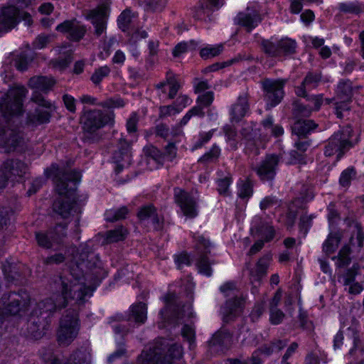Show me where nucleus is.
I'll list each match as a JSON object with an SVG mask.
<instances>
[{
	"label": "nucleus",
	"instance_id": "nucleus-62",
	"mask_svg": "<svg viewBox=\"0 0 364 364\" xmlns=\"http://www.w3.org/2000/svg\"><path fill=\"white\" fill-rule=\"evenodd\" d=\"M213 136V132L211 131L208 132L200 133L198 141L193 146L192 150L198 149L201 148L205 144L210 141Z\"/></svg>",
	"mask_w": 364,
	"mask_h": 364
},
{
	"label": "nucleus",
	"instance_id": "nucleus-56",
	"mask_svg": "<svg viewBox=\"0 0 364 364\" xmlns=\"http://www.w3.org/2000/svg\"><path fill=\"white\" fill-rule=\"evenodd\" d=\"M285 315L282 311L279 309H269V321L273 325H278L283 321Z\"/></svg>",
	"mask_w": 364,
	"mask_h": 364
},
{
	"label": "nucleus",
	"instance_id": "nucleus-19",
	"mask_svg": "<svg viewBox=\"0 0 364 364\" xmlns=\"http://www.w3.org/2000/svg\"><path fill=\"white\" fill-rule=\"evenodd\" d=\"M55 29L63 33H67L68 38L73 41L81 40L87 31L86 27L75 18L63 21L58 24Z\"/></svg>",
	"mask_w": 364,
	"mask_h": 364
},
{
	"label": "nucleus",
	"instance_id": "nucleus-14",
	"mask_svg": "<svg viewBox=\"0 0 364 364\" xmlns=\"http://www.w3.org/2000/svg\"><path fill=\"white\" fill-rule=\"evenodd\" d=\"M55 84V80L47 76H34L29 80L28 85L31 88L36 90L33 92L31 100L41 107L46 109L51 108V103L46 100L39 92H48Z\"/></svg>",
	"mask_w": 364,
	"mask_h": 364
},
{
	"label": "nucleus",
	"instance_id": "nucleus-43",
	"mask_svg": "<svg viewBox=\"0 0 364 364\" xmlns=\"http://www.w3.org/2000/svg\"><path fill=\"white\" fill-rule=\"evenodd\" d=\"M253 193L252 184L247 180L239 184L237 196L242 199L249 198Z\"/></svg>",
	"mask_w": 364,
	"mask_h": 364
},
{
	"label": "nucleus",
	"instance_id": "nucleus-15",
	"mask_svg": "<svg viewBox=\"0 0 364 364\" xmlns=\"http://www.w3.org/2000/svg\"><path fill=\"white\" fill-rule=\"evenodd\" d=\"M282 156L281 154H267L265 158L257 166L252 167L260 180L272 181L276 175L277 167Z\"/></svg>",
	"mask_w": 364,
	"mask_h": 364
},
{
	"label": "nucleus",
	"instance_id": "nucleus-37",
	"mask_svg": "<svg viewBox=\"0 0 364 364\" xmlns=\"http://www.w3.org/2000/svg\"><path fill=\"white\" fill-rule=\"evenodd\" d=\"M111 70L107 65L102 66L95 69L93 74L90 77V80L95 85H99L102 80L109 76Z\"/></svg>",
	"mask_w": 364,
	"mask_h": 364
},
{
	"label": "nucleus",
	"instance_id": "nucleus-6",
	"mask_svg": "<svg viewBox=\"0 0 364 364\" xmlns=\"http://www.w3.org/2000/svg\"><path fill=\"white\" fill-rule=\"evenodd\" d=\"M80 330L78 314L74 309H68L63 315L57 333L60 346H69L77 336Z\"/></svg>",
	"mask_w": 364,
	"mask_h": 364
},
{
	"label": "nucleus",
	"instance_id": "nucleus-21",
	"mask_svg": "<svg viewBox=\"0 0 364 364\" xmlns=\"http://www.w3.org/2000/svg\"><path fill=\"white\" fill-rule=\"evenodd\" d=\"M260 21L258 11L250 8L245 11L240 12L235 18V23L245 27L248 32L255 28Z\"/></svg>",
	"mask_w": 364,
	"mask_h": 364
},
{
	"label": "nucleus",
	"instance_id": "nucleus-25",
	"mask_svg": "<svg viewBox=\"0 0 364 364\" xmlns=\"http://www.w3.org/2000/svg\"><path fill=\"white\" fill-rule=\"evenodd\" d=\"M271 260L272 255L270 254L264 255L258 260L255 269H252L250 273L252 282H257L258 285L260 284L261 280L267 275Z\"/></svg>",
	"mask_w": 364,
	"mask_h": 364
},
{
	"label": "nucleus",
	"instance_id": "nucleus-32",
	"mask_svg": "<svg viewBox=\"0 0 364 364\" xmlns=\"http://www.w3.org/2000/svg\"><path fill=\"white\" fill-rule=\"evenodd\" d=\"M351 250L348 245H344L339 250L337 256H334L332 257V259H337L336 265L338 268L347 267L351 262L350 257Z\"/></svg>",
	"mask_w": 364,
	"mask_h": 364
},
{
	"label": "nucleus",
	"instance_id": "nucleus-38",
	"mask_svg": "<svg viewBox=\"0 0 364 364\" xmlns=\"http://www.w3.org/2000/svg\"><path fill=\"white\" fill-rule=\"evenodd\" d=\"M220 154V149L216 145H213L210 150L203 154L198 160L201 164L213 163L218 160Z\"/></svg>",
	"mask_w": 364,
	"mask_h": 364
},
{
	"label": "nucleus",
	"instance_id": "nucleus-36",
	"mask_svg": "<svg viewBox=\"0 0 364 364\" xmlns=\"http://www.w3.org/2000/svg\"><path fill=\"white\" fill-rule=\"evenodd\" d=\"M134 15L130 9H125L119 16L117 19V23L119 28L124 32L127 31L132 23V20Z\"/></svg>",
	"mask_w": 364,
	"mask_h": 364
},
{
	"label": "nucleus",
	"instance_id": "nucleus-13",
	"mask_svg": "<svg viewBox=\"0 0 364 364\" xmlns=\"http://www.w3.org/2000/svg\"><path fill=\"white\" fill-rule=\"evenodd\" d=\"M0 304L3 306L4 313L16 315L27 309L29 296L26 291L10 292L2 296Z\"/></svg>",
	"mask_w": 364,
	"mask_h": 364
},
{
	"label": "nucleus",
	"instance_id": "nucleus-31",
	"mask_svg": "<svg viewBox=\"0 0 364 364\" xmlns=\"http://www.w3.org/2000/svg\"><path fill=\"white\" fill-rule=\"evenodd\" d=\"M340 241L341 237L338 233H330L323 245V251L324 253L326 255H329L334 252L338 248Z\"/></svg>",
	"mask_w": 364,
	"mask_h": 364
},
{
	"label": "nucleus",
	"instance_id": "nucleus-42",
	"mask_svg": "<svg viewBox=\"0 0 364 364\" xmlns=\"http://www.w3.org/2000/svg\"><path fill=\"white\" fill-rule=\"evenodd\" d=\"M315 218L313 214L308 215L307 213H304L300 216L299 228L301 233L305 236L309 228L311 227L312 220Z\"/></svg>",
	"mask_w": 364,
	"mask_h": 364
},
{
	"label": "nucleus",
	"instance_id": "nucleus-4",
	"mask_svg": "<svg viewBox=\"0 0 364 364\" xmlns=\"http://www.w3.org/2000/svg\"><path fill=\"white\" fill-rule=\"evenodd\" d=\"M183 355L180 344H169L165 338H159L138 357V364H177Z\"/></svg>",
	"mask_w": 364,
	"mask_h": 364
},
{
	"label": "nucleus",
	"instance_id": "nucleus-18",
	"mask_svg": "<svg viewBox=\"0 0 364 364\" xmlns=\"http://www.w3.org/2000/svg\"><path fill=\"white\" fill-rule=\"evenodd\" d=\"M20 11L14 6H4L0 9V32H7L20 21Z\"/></svg>",
	"mask_w": 364,
	"mask_h": 364
},
{
	"label": "nucleus",
	"instance_id": "nucleus-30",
	"mask_svg": "<svg viewBox=\"0 0 364 364\" xmlns=\"http://www.w3.org/2000/svg\"><path fill=\"white\" fill-rule=\"evenodd\" d=\"M335 99H351L353 95L352 82L349 80L339 82L336 91Z\"/></svg>",
	"mask_w": 364,
	"mask_h": 364
},
{
	"label": "nucleus",
	"instance_id": "nucleus-60",
	"mask_svg": "<svg viewBox=\"0 0 364 364\" xmlns=\"http://www.w3.org/2000/svg\"><path fill=\"white\" fill-rule=\"evenodd\" d=\"M182 336L186 339L191 346L195 343V331L189 325H184L181 331Z\"/></svg>",
	"mask_w": 364,
	"mask_h": 364
},
{
	"label": "nucleus",
	"instance_id": "nucleus-47",
	"mask_svg": "<svg viewBox=\"0 0 364 364\" xmlns=\"http://www.w3.org/2000/svg\"><path fill=\"white\" fill-rule=\"evenodd\" d=\"M126 105L125 102L121 97H112L97 104L98 106L103 108H119Z\"/></svg>",
	"mask_w": 364,
	"mask_h": 364
},
{
	"label": "nucleus",
	"instance_id": "nucleus-9",
	"mask_svg": "<svg viewBox=\"0 0 364 364\" xmlns=\"http://www.w3.org/2000/svg\"><path fill=\"white\" fill-rule=\"evenodd\" d=\"M220 289L226 296H235L234 299L228 300L221 308L223 320L224 322L228 323L234 320L241 313L244 306V299L237 296V288L233 282L224 284Z\"/></svg>",
	"mask_w": 364,
	"mask_h": 364
},
{
	"label": "nucleus",
	"instance_id": "nucleus-40",
	"mask_svg": "<svg viewBox=\"0 0 364 364\" xmlns=\"http://www.w3.org/2000/svg\"><path fill=\"white\" fill-rule=\"evenodd\" d=\"M167 84L169 85L168 98L173 99L180 89V85L176 78L175 75L168 71L166 73Z\"/></svg>",
	"mask_w": 364,
	"mask_h": 364
},
{
	"label": "nucleus",
	"instance_id": "nucleus-1",
	"mask_svg": "<svg viewBox=\"0 0 364 364\" xmlns=\"http://www.w3.org/2000/svg\"><path fill=\"white\" fill-rule=\"evenodd\" d=\"M76 269L80 273H75L74 267L71 272L55 275L50 283L53 294L40 303L38 308L43 312L53 313L67 306L69 301L83 304L87 297L92 295L93 291L85 284L86 277L94 269H100L101 262L98 255L87 247L81 249L75 262Z\"/></svg>",
	"mask_w": 364,
	"mask_h": 364
},
{
	"label": "nucleus",
	"instance_id": "nucleus-50",
	"mask_svg": "<svg viewBox=\"0 0 364 364\" xmlns=\"http://www.w3.org/2000/svg\"><path fill=\"white\" fill-rule=\"evenodd\" d=\"M128 210L126 207H122L119 209L114 211H109L107 213V219L109 221H114L125 218Z\"/></svg>",
	"mask_w": 364,
	"mask_h": 364
},
{
	"label": "nucleus",
	"instance_id": "nucleus-52",
	"mask_svg": "<svg viewBox=\"0 0 364 364\" xmlns=\"http://www.w3.org/2000/svg\"><path fill=\"white\" fill-rule=\"evenodd\" d=\"M260 363L261 360L257 351L254 352L252 355V357L248 359H230V364H260Z\"/></svg>",
	"mask_w": 364,
	"mask_h": 364
},
{
	"label": "nucleus",
	"instance_id": "nucleus-39",
	"mask_svg": "<svg viewBox=\"0 0 364 364\" xmlns=\"http://www.w3.org/2000/svg\"><path fill=\"white\" fill-rule=\"evenodd\" d=\"M223 50V45L208 46L202 48L200 51V55L203 59H208L220 55Z\"/></svg>",
	"mask_w": 364,
	"mask_h": 364
},
{
	"label": "nucleus",
	"instance_id": "nucleus-10",
	"mask_svg": "<svg viewBox=\"0 0 364 364\" xmlns=\"http://www.w3.org/2000/svg\"><path fill=\"white\" fill-rule=\"evenodd\" d=\"M67 226L66 223H59L53 229L36 232V239L38 245L45 249L58 250L66 236Z\"/></svg>",
	"mask_w": 364,
	"mask_h": 364
},
{
	"label": "nucleus",
	"instance_id": "nucleus-35",
	"mask_svg": "<svg viewBox=\"0 0 364 364\" xmlns=\"http://www.w3.org/2000/svg\"><path fill=\"white\" fill-rule=\"evenodd\" d=\"M356 174V170L353 167L347 168L341 173L339 184L343 188L348 187L351 181L355 179Z\"/></svg>",
	"mask_w": 364,
	"mask_h": 364
},
{
	"label": "nucleus",
	"instance_id": "nucleus-27",
	"mask_svg": "<svg viewBox=\"0 0 364 364\" xmlns=\"http://www.w3.org/2000/svg\"><path fill=\"white\" fill-rule=\"evenodd\" d=\"M364 269V266L359 262H354L351 267L347 268L345 272L338 277L342 279V284L346 288L350 283L355 282L357 275L360 274L361 270Z\"/></svg>",
	"mask_w": 364,
	"mask_h": 364
},
{
	"label": "nucleus",
	"instance_id": "nucleus-34",
	"mask_svg": "<svg viewBox=\"0 0 364 364\" xmlns=\"http://www.w3.org/2000/svg\"><path fill=\"white\" fill-rule=\"evenodd\" d=\"M262 124L267 130H269L274 137H279L284 134V129L279 124H274L272 117L268 116L262 122Z\"/></svg>",
	"mask_w": 364,
	"mask_h": 364
},
{
	"label": "nucleus",
	"instance_id": "nucleus-24",
	"mask_svg": "<svg viewBox=\"0 0 364 364\" xmlns=\"http://www.w3.org/2000/svg\"><path fill=\"white\" fill-rule=\"evenodd\" d=\"M231 343V335L225 331H217L208 341L210 349L216 352H223Z\"/></svg>",
	"mask_w": 364,
	"mask_h": 364
},
{
	"label": "nucleus",
	"instance_id": "nucleus-23",
	"mask_svg": "<svg viewBox=\"0 0 364 364\" xmlns=\"http://www.w3.org/2000/svg\"><path fill=\"white\" fill-rule=\"evenodd\" d=\"M1 171L8 175L9 179L12 176L23 177L28 171V166L18 159H8L3 164Z\"/></svg>",
	"mask_w": 364,
	"mask_h": 364
},
{
	"label": "nucleus",
	"instance_id": "nucleus-49",
	"mask_svg": "<svg viewBox=\"0 0 364 364\" xmlns=\"http://www.w3.org/2000/svg\"><path fill=\"white\" fill-rule=\"evenodd\" d=\"M314 195L307 186L303 185L299 196L296 198L295 203H306L313 199Z\"/></svg>",
	"mask_w": 364,
	"mask_h": 364
},
{
	"label": "nucleus",
	"instance_id": "nucleus-44",
	"mask_svg": "<svg viewBox=\"0 0 364 364\" xmlns=\"http://www.w3.org/2000/svg\"><path fill=\"white\" fill-rule=\"evenodd\" d=\"M335 100H336L335 102V114L337 117L341 119L343 117L342 112L350 110L351 99H335Z\"/></svg>",
	"mask_w": 364,
	"mask_h": 364
},
{
	"label": "nucleus",
	"instance_id": "nucleus-7",
	"mask_svg": "<svg viewBox=\"0 0 364 364\" xmlns=\"http://www.w3.org/2000/svg\"><path fill=\"white\" fill-rule=\"evenodd\" d=\"M166 307L162 309L159 314L166 321L169 318L176 319L178 322L184 321L185 318H192L193 313L191 304H181L178 296L173 292H168L164 297Z\"/></svg>",
	"mask_w": 364,
	"mask_h": 364
},
{
	"label": "nucleus",
	"instance_id": "nucleus-41",
	"mask_svg": "<svg viewBox=\"0 0 364 364\" xmlns=\"http://www.w3.org/2000/svg\"><path fill=\"white\" fill-rule=\"evenodd\" d=\"M338 9L346 14H359L362 12V6L358 2L341 3Z\"/></svg>",
	"mask_w": 364,
	"mask_h": 364
},
{
	"label": "nucleus",
	"instance_id": "nucleus-55",
	"mask_svg": "<svg viewBox=\"0 0 364 364\" xmlns=\"http://www.w3.org/2000/svg\"><path fill=\"white\" fill-rule=\"evenodd\" d=\"M231 178L225 177L217 181L218 191L220 195L229 196V186L231 183Z\"/></svg>",
	"mask_w": 364,
	"mask_h": 364
},
{
	"label": "nucleus",
	"instance_id": "nucleus-3",
	"mask_svg": "<svg viewBox=\"0 0 364 364\" xmlns=\"http://www.w3.org/2000/svg\"><path fill=\"white\" fill-rule=\"evenodd\" d=\"M48 176H53L56 191L63 196L57 199L53 205V211L65 219L73 213L80 212V207L77 202L75 191L80 180V172L60 168L57 164H52L46 171Z\"/></svg>",
	"mask_w": 364,
	"mask_h": 364
},
{
	"label": "nucleus",
	"instance_id": "nucleus-45",
	"mask_svg": "<svg viewBox=\"0 0 364 364\" xmlns=\"http://www.w3.org/2000/svg\"><path fill=\"white\" fill-rule=\"evenodd\" d=\"M41 355L43 361L47 364H61V360L54 355L53 349L43 348Z\"/></svg>",
	"mask_w": 364,
	"mask_h": 364
},
{
	"label": "nucleus",
	"instance_id": "nucleus-28",
	"mask_svg": "<svg viewBox=\"0 0 364 364\" xmlns=\"http://www.w3.org/2000/svg\"><path fill=\"white\" fill-rule=\"evenodd\" d=\"M317 124L312 120H298L292 127V132L299 136H305L317 127Z\"/></svg>",
	"mask_w": 364,
	"mask_h": 364
},
{
	"label": "nucleus",
	"instance_id": "nucleus-17",
	"mask_svg": "<svg viewBox=\"0 0 364 364\" xmlns=\"http://www.w3.org/2000/svg\"><path fill=\"white\" fill-rule=\"evenodd\" d=\"M108 14L109 7L105 4L88 11L87 18L94 26L95 36L99 37L105 31Z\"/></svg>",
	"mask_w": 364,
	"mask_h": 364
},
{
	"label": "nucleus",
	"instance_id": "nucleus-26",
	"mask_svg": "<svg viewBox=\"0 0 364 364\" xmlns=\"http://www.w3.org/2000/svg\"><path fill=\"white\" fill-rule=\"evenodd\" d=\"M50 117V111L36 108L33 112L28 114L27 123L34 126L48 123Z\"/></svg>",
	"mask_w": 364,
	"mask_h": 364
},
{
	"label": "nucleus",
	"instance_id": "nucleus-20",
	"mask_svg": "<svg viewBox=\"0 0 364 364\" xmlns=\"http://www.w3.org/2000/svg\"><path fill=\"white\" fill-rule=\"evenodd\" d=\"M250 95L247 92L240 94L232 105L230 114L232 122H240L250 111Z\"/></svg>",
	"mask_w": 364,
	"mask_h": 364
},
{
	"label": "nucleus",
	"instance_id": "nucleus-5",
	"mask_svg": "<svg viewBox=\"0 0 364 364\" xmlns=\"http://www.w3.org/2000/svg\"><path fill=\"white\" fill-rule=\"evenodd\" d=\"M113 112L104 113L100 109L85 111L81 117L83 140L88 143L98 142L102 137L100 129L107 124H114Z\"/></svg>",
	"mask_w": 364,
	"mask_h": 364
},
{
	"label": "nucleus",
	"instance_id": "nucleus-22",
	"mask_svg": "<svg viewBox=\"0 0 364 364\" xmlns=\"http://www.w3.org/2000/svg\"><path fill=\"white\" fill-rule=\"evenodd\" d=\"M252 231H255L258 237L264 239V242L271 241L275 235V230L272 225L262 220L259 216H255L252 221Z\"/></svg>",
	"mask_w": 364,
	"mask_h": 364
},
{
	"label": "nucleus",
	"instance_id": "nucleus-2",
	"mask_svg": "<svg viewBox=\"0 0 364 364\" xmlns=\"http://www.w3.org/2000/svg\"><path fill=\"white\" fill-rule=\"evenodd\" d=\"M26 90L21 87L10 89L7 92H0V144L14 149L22 139L19 117L23 114V100Z\"/></svg>",
	"mask_w": 364,
	"mask_h": 364
},
{
	"label": "nucleus",
	"instance_id": "nucleus-51",
	"mask_svg": "<svg viewBox=\"0 0 364 364\" xmlns=\"http://www.w3.org/2000/svg\"><path fill=\"white\" fill-rule=\"evenodd\" d=\"M191 46H193V48H194L197 46V43L193 41L189 43H179L174 47L172 53L173 56L178 57L182 53H186Z\"/></svg>",
	"mask_w": 364,
	"mask_h": 364
},
{
	"label": "nucleus",
	"instance_id": "nucleus-63",
	"mask_svg": "<svg viewBox=\"0 0 364 364\" xmlns=\"http://www.w3.org/2000/svg\"><path fill=\"white\" fill-rule=\"evenodd\" d=\"M144 151L146 156L151 157L156 161H160L162 154L156 147L149 145L144 147Z\"/></svg>",
	"mask_w": 364,
	"mask_h": 364
},
{
	"label": "nucleus",
	"instance_id": "nucleus-64",
	"mask_svg": "<svg viewBox=\"0 0 364 364\" xmlns=\"http://www.w3.org/2000/svg\"><path fill=\"white\" fill-rule=\"evenodd\" d=\"M264 311V303L263 301L257 303L250 315V317L252 320V321L255 322L259 319V318L262 316Z\"/></svg>",
	"mask_w": 364,
	"mask_h": 364
},
{
	"label": "nucleus",
	"instance_id": "nucleus-11",
	"mask_svg": "<svg viewBox=\"0 0 364 364\" xmlns=\"http://www.w3.org/2000/svg\"><path fill=\"white\" fill-rule=\"evenodd\" d=\"M287 82V79L270 78H265L261 82L267 108L274 107L281 102L284 95V87Z\"/></svg>",
	"mask_w": 364,
	"mask_h": 364
},
{
	"label": "nucleus",
	"instance_id": "nucleus-59",
	"mask_svg": "<svg viewBox=\"0 0 364 364\" xmlns=\"http://www.w3.org/2000/svg\"><path fill=\"white\" fill-rule=\"evenodd\" d=\"M139 116L136 112H133L127 121V130L129 134L135 133L137 131V124Z\"/></svg>",
	"mask_w": 364,
	"mask_h": 364
},
{
	"label": "nucleus",
	"instance_id": "nucleus-57",
	"mask_svg": "<svg viewBox=\"0 0 364 364\" xmlns=\"http://www.w3.org/2000/svg\"><path fill=\"white\" fill-rule=\"evenodd\" d=\"M154 209V207L151 205L141 208L137 214L139 219L141 221H149L151 218Z\"/></svg>",
	"mask_w": 364,
	"mask_h": 364
},
{
	"label": "nucleus",
	"instance_id": "nucleus-8",
	"mask_svg": "<svg viewBox=\"0 0 364 364\" xmlns=\"http://www.w3.org/2000/svg\"><path fill=\"white\" fill-rule=\"evenodd\" d=\"M351 131L350 127H344L335 132L325 143L324 155L328 157L336 155V161L340 160L353 146Z\"/></svg>",
	"mask_w": 364,
	"mask_h": 364
},
{
	"label": "nucleus",
	"instance_id": "nucleus-33",
	"mask_svg": "<svg viewBox=\"0 0 364 364\" xmlns=\"http://www.w3.org/2000/svg\"><path fill=\"white\" fill-rule=\"evenodd\" d=\"M127 230L121 226L106 232L105 241L107 243L117 242L124 240L127 235Z\"/></svg>",
	"mask_w": 364,
	"mask_h": 364
},
{
	"label": "nucleus",
	"instance_id": "nucleus-53",
	"mask_svg": "<svg viewBox=\"0 0 364 364\" xmlns=\"http://www.w3.org/2000/svg\"><path fill=\"white\" fill-rule=\"evenodd\" d=\"M214 100V93L212 91H208L200 95L197 98V103L204 107H209Z\"/></svg>",
	"mask_w": 364,
	"mask_h": 364
},
{
	"label": "nucleus",
	"instance_id": "nucleus-29",
	"mask_svg": "<svg viewBox=\"0 0 364 364\" xmlns=\"http://www.w3.org/2000/svg\"><path fill=\"white\" fill-rule=\"evenodd\" d=\"M147 308L144 303L139 302L131 307V314L129 319L142 324L146 320Z\"/></svg>",
	"mask_w": 364,
	"mask_h": 364
},
{
	"label": "nucleus",
	"instance_id": "nucleus-58",
	"mask_svg": "<svg viewBox=\"0 0 364 364\" xmlns=\"http://www.w3.org/2000/svg\"><path fill=\"white\" fill-rule=\"evenodd\" d=\"M321 75L318 73H309L303 80V84L306 86L316 87L321 80Z\"/></svg>",
	"mask_w": 364,
	"mask_h": 364
},
{
	"label": "nucleus",
	"instance_id": "nucleus-46",
	"mask_svg": "<svg viewBox=\"0 0 364 364\" xmlns=\"http://www.w3.org/2000/svg\"><path fill=\"white\" fill-rule=\"evenodd\" d=\"M211 263L205 255H201L197 263L199 272L210 277L212 274Z\"/></svg>",
	"mask_w": 364,
	"mask_h": 364
},
{
	"label": "nucleus",
	"instance_id": "nucleus-61",
	"mask_svg": "<svg viewBox=\"0 0 364 364\" xmlns=\"http://www.w3.org/2000/svg\"><path fill=\"white\" fill-rule=\"evenodd\" d=\"M209 13L204 6V2H200V6L196 9L193 16L197 19L207 21L210 20Z\"/></svg>",
	"mask_w": 364,
	"mask_h": 364
},
{
	"label": "nucleus",
	"instance_id": "nucleus-54",
	"mask_svg": "<svg viewBox=\"0 0 364 364\" xmlns=\"http://www.w3.org/2000/svg\"><path fill=\"white\" fill-rule=\"evenodd\" d=\"M65 260V255L61 252L56 253L43 259V264L46 265L60 264Z\"/></svg>",
	"mask_w": 364,
	"mask_h": 364
},
{
	"label": "nucleus",
	"instance_id": "nucleus-12",
	"mask_svg": "<svg viewBox=\"0 0 364 364\" xmlns=\"http://www.w3.org/2000/svg\"><path fill=\"white\" fill-rule=\"evenodd\" d=\"M262 51L270 57L282 58L295 53L296 43L291 38H282L273 42L269 40H262L261 42Z\"/></svg>",
	"mask_w": 364,
	"mask_h": 364
},
{
	"label": "nucleus",
	"instance_id": "nucleus-48",
	"mask_svg": "<svg viewBox=\"0 0 364 364\" xmlns=\"http://www.w3.org/2000/svg\"><path fill=\"white\" fill-rule=\"evenodd\" d=\"M167 0H146L145 8L147 11L159 12L164 9Z\"/></svg>",
	"mask_w": 364,
	"mask_h": 364
},
{
	"label": "nucleus",
	"instance_id": "nucleus-16",
	"mask_svg": "<svg viewBox=\"0 0 364 364\" xmlns=\"http://www.w3.org/2000/svg\"><path fill=\"white\" fill-rule=\"evenodd\" d=\"M174 200L184 215L193 218L198 215L197 200L184 190L176 187L173 189Z\"/></svg>",
	"mask_w": 364,
	"mask_h": 364
}]
</instances>
